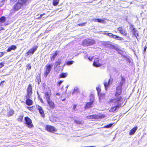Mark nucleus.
Returning a JSON list of instances; mask_svg holds the SVG:
<instances>
[{"instance_id":"nucleus-1","label":"nucleus","mask_w":147,"mask_h":147,"mask_svg":"<svg viewBox=\"0 0 147 147\" xmlns=\"http://www.w3.org/2000/svg\"><path fill=\"white\" fill-rule=\"evenodd\" d=\"M123 98L121 97H119L111 100L109 101L108 102L110 104L116 105L115 106L111 108L109 110V111L113 112L116 111L117 109L119 108L123 103Z\"/></svg>"},{"instance_id":"nucleus-2","label":"nucleus","mask_w":147,"mask_h":147,"mask_svg":"<svg viewBox=\"0 0 147 147\" xmlns=\"http://www.w3.org/2000/svg\"><path fill=\"white\" fill-rule=\"evenodd\" d=\"M25 4V1L19 0L18 3L13 7V9L14 10L17 11L20 9L21 7H23Z\"/></svg>"},{"instance_id":"nucleus-3","label":"nucleus","mask_w":147,"mask_h":147,"mask_svg":"<svg viewBox=\"0 0 147 147\" xmlns=\"http://www.w3.org/2000/svg\"><path fill=\"white\" fill-rule=\"evenodd\" d=\"M53 66V64H47L45 66L46 70L45 73V76L47 77L48 74L50 73L51 70V68Z\"/></svg>"},{"instance_id":"nucleus-4","label":"nucleus","mask_w":147,"mask_h":147,"mask_svg":"<svg viewBox=\"0 0 147 147\" xmlns=\"http://www.w3.org/2000/svg\"><path fill=\"white\" fill-rule=\"evenodd\" d=\"M25 123L26 124L27 127L29 128H31L33 127V125L32 123L31 120L28 117H25Z\"/></svg>"},{"instance_id":"nucleus-5","label":"nucleus","mask_w":147,"mask_h":147,"mask_svg":"<svg viewBox=\"0 0 147 147\" xmlns=\"http://www.w3.org/2000/svg\"><path fill=\"white\" fill-rule=\"evenodd\" d=\"M94 43V40L92 39H88L84 40L82 42V44L84 45L88 46L92 45Z\"/></svg>"},{"instance_id":"nucleus-6","label":"nucleus","mask_w":147,"mask_h":147,"mask_svg":"<svg viewBox=\"0 0 147 147\" xmlns=\"http://www.w3.org/2000/svg\"><path fill=\"white\" fill-rule=\"evenodd\" d=\"M32 89L31 86L29 84L27 89V95L26 96V98H30L32 94Z\"/></svg>"},{"instance_id":"nucleus-7","label":"nucleus","mask_w":147,"mask_h":147,"mask_svg":"<svg viewBox=\"0 0 147 147\" xmlns=\"http://www.w3.org/2000/svg\"><path fill=\"white\" fill-rule=\"evenodd\" d=\"M121 91L122 87L117 86L116 88V91L115 93V96L117 97L116 98L119 97L118 96L121 94Z\"/></svg>"},{"instance_id":"nucleus-8","label":"nucleus","mask_w":147,"mask_h":147,"mask_svg":"<svg viewBox=\"0 0 147 147\" xmlns=\"http://www.w3.org/2000/svg\"><path fill=\"white\" fill-rule=\"evenodd\" d=\"M90 102L87 103L85 106V108H89L92 107V105L94 102V97H92L91 98H90Z\"/></svg>"},{"instance_id":"nucleus-9","label":"nucleus","mask_w":147,"mask_h":147,"mask_svg":"<svg viewBox=\"0 0 147 147\" xmlns=\"http://www.w3.org/2000/svg\"><path fill=\"white\" fill-rule=\"evenodd\" d=\"M118 30L120 32V33L124 36L127 35V32L123 28L120 27L118 28Z\"/></svg>"},{"instance_id":"nucleus-10","label":"nucleus","mask_w":147,"mask_h":147,"mask_svg":"<svg viewBox=\"0 0 147 147\" xmlns=\"http://www.w3.org/2000/svg\"><path fill=\"white\" fill-rule=\"evenodd\" d=\"M113 80L112 79H110L107 81L105 80L104 82V84L106 90L107 89V87L110 84V83H111L112 82Z\"/></svg>"},{"instance_id":"nucleus-11","label":"nucleus","mask_w":147,"mask_h":147,"mask_svg":"<svg viewBox=\"0 0 147 147\" xmlns=\"http://www.w3.org/2000/svg\"><path fill=\"white\" fill-rule=\"evenodd\" d=\"M108 36L114 39L117 38V39L118 40H121L122 39V38L117 36L114 35L111 33H109L108 34Z\"/></svg>"},{"instance_id":"nucleus-12","label":"nucleus","mask_w":147,"mask_h":147,"mask_svg":"<svg viewBox=\"0 0 147 147\" xmlns=\"http://www.w3.org/2000/svg\"><path fill=\"white\" fill-rule=\"evenodd\" d=\"M46 129L48 131L51 132H52L56 131L54 127L50 125H47L46 127Z\"/></svg>"},{"instance_id":"nucleus-13","label":"nucleus","mask_w":147,"mask_h":147,"mask_svg":"<svg viewBox=\"0 0 147 147\" xmlns=\"http://www.w3.org/2000/svg\"><path fill=\"white\" fill-rule=\"evenodd\" d=\"M62 63L61 59H59L55 63L54 67L55 69L57 68L59 65Z\"/></svg>"},{"instance_id":"nucleus-14","label":"nucleus","mask_w":147,"mask_h":147,"mask_svg":"<svg viewBox=\"0 0 147 147\" xmlns=\"http://www.w3.org/2000/svg\"><path fill=\"white\" fill-rule=\"evenodd\" d=\"M98 61L99 60L98 58L95 59L93 63V65L94 66L96 67H98L101 65V64L99 63Z\"/></svg>"},{"instance_id":"nucleus-15","label":"nucleus","mask_w":147,"mask_h":147,"mask_svg":"<svg viewBox=\"0 0 147 147\" xmlns=\"http://www.w3.org/2000/svg\"><path fill=\"white\" fill-rule=\"evenodd\" d=\"M37 109H38L40 113V114L43 117H45V114L43 110L41 107L38 106L37 107Z\"/></svg>"},{"instance_id":"nucleus-16","label":"nucleus","mask_w":147,"mask_h":147,"mask_svg":"<svg viewBox=\"0 0 147 147\" xmlns=\"http://www.w3.org/2000/svg\"><path fill=\"white\" fill-rule=\"evenodd\" d=\"M47 102L48 104L49 105V106L52 109H53L55 107V104L52 101L50 100L49 101H48Z\"/></svg>"},{"instance_id":"nucleus-17","label":"nucleus","mask_w":147,"mask_h":147,"mask_svg":"<svg viewBox=\"0 0 147 147\" xmlns=\"http://www.w3.org/2000/svg\"><path fill=\"white\" fill-rule=\"evenodd\" d=\"M138 127H137L133 128L129 131V134L130 135H132L134 134L137 130Z\"/></svg>"},{"instance_id":"nucleus-18","label":"nucleus","mask_w":147,"mask_h":147,"mask_svg":"<svg viewBox=\"0 0 147 147\" xmlns=\"http://www.w3.org/2000/svg\"><path fill=\"white\" fill-rule=\"evenodd\" d=\"M98 116L96 115H90L86 117V118L88 119H97Z\"/></svg>"},{"instance_id":"nucleus-19","label":"nucleus","mask_w":147,"mask_h":147,"mask_svg":"<svg viewBox=\"0 0 147 147\" xmlns=\"http://www.w3.org/2000/svg\"><path fill=\"white\" fill-rule=\"evenodd\" d=\"M37 47H38L37 46H34L29 50V51L33 54L34 52L36 50Z\"/></svg>"},{"instance_id":"nucleus-20","label":"nucleus","mask_w":147,"mask_h":147,"mask_svg":"<svg viewBox=\"0 0 147 147\" xmlns=\"http://www.w3.org/2000/svg\"><path fill=\"white\" fill-rule=\"evenodd\" d=\"M57 53L58 52L56 51L55 52V54L53 55V56H52L51 59H50V60H51V61H54L55 58H56V57L57 56Z\"/></svg>"},{"instance_id":"nucleus-21","label":"nucleus","mask_w":147,"mask_h":147,"mask_svg":"<svg viewBox=\"0 0 147 147\" xmlns=\"http://www.w3.org/2000/svg\"><path fill=\"white\" fill-rule=\"evenodd\" d=\"M125 80L122 77H121V81H120V82L118 86H120L121 87H122V86L125 83Z\"/></svg>"},{"instance_id":"nucleus-22","label":"nucleus","mask_w":147,"mask_h":147,"mask_svg":"<svg viewBox=\"0 0 147 147\" xmlns=\"http://www.w3.org/2000/svg\"><path fill=\"white\" fill-rule=\"evenodd\" d=\"M45 98L47 102L51 100L50 99V96L48 92H46L45 93Z\"/></svg>"},{"instance_id":"nucleus-23","label":"nucleus","mask_w":147,"mask_h":147,"mask_svg":"<svg viewBox=\"0 0 147 147\" xmlns=\"http://www.w3.org/2000/svg\"><path fill=\"white\" fill-rule=\"evenodd\" d=\"M5 21V17L2 16L0 18V26H2V24Z\"/></svg>"},{"instance_id":"nucleus-24","label":"nucleus","mask_w":147,"mask_h":147,"mask_svg":"<svg viewBox=\"0 0 147 147\" xmlns=\"http://www.w3.org/2000/svg\"><path fill=\"white\" fill-rule=\"evenodd\" d=\"M27 99L26 102V104L28 105H32V101L31 100L29 99V98Z\"/></svg>"},{"instance_id":"nucleus-25","label":"nucleus","mask_w":147,"mask_h":147,"mask_svg":"<svg viewBox=\"0 0 147 147\" xmlns=\"http://www.w3.org/2000/svg\"><path fill=\"white\" fill-rule=\"evenodd\" d=\"M107 44L106 45V46L107 47L110 48L111 49H115V46L112 45L111 44H108V42H107Z\"/></svg>"},{"instance_id":"nucleus-26","label":"nucleus","mask_w":147,"mask_h":147,"mask_svg":"<svg viewBox=\"0 0 147 147\" xmlns=\"http://www.w3.org/2000/svg\"><path fill=\"white\" fill-rule=\"evenodd\" d=\"M67 73H62L60 74V78H65L67 76Z\"/></svg>"},{"instance_id":"nucleus-27","label":"nucleus","mask_w":147,"mask_h":147,"mask_svg":"<svg viewBox=\"0 0 147 147\" xmlns=\"http://www.w3.org/2000/svg\"><path fill=\"white\" fill-rule=\"evenodd\" d=\"M79 90L78 88L77 87H75L74 89V90L72 92V94H73L74 93H78L79 92Z\"/></svg>"},{"instance_id":"nucleus-28","label":"nucleus","mask_w":147,"mask_h":147,"mask_svg":"<svg viewBox=\"0 0 147 147\" xmlns=\"http://www.w3.org/2000/svg\"><path fill=\"white\" fill-rule=\"evenodd\" d=\"M59 0H53V4L54 6H56L58 5Z\"/></svg>"},{"instance_id":"nucleus-29","label":"nucleus","mask_w":147,"mask_h":147,"mask_svg":"<svg viewBox=\"0 0 147 147\" xmlns=\"http://www.w3.org/2000/svg\"><path fill=\"white\" fill-rule=\"evenodd\" d=\"M105 97V95L104 94H100L99 96V99L100 100L103 99Z\"/></svg>"},{"instance_id":"nucleus-30","label":"nucleus","mask_w":147,"mask_h":147,"mask_svg":"<svg viewBox=\"0 0 147 147\" xmlns=\"http://www.w3.org/2000/svg\"><path fill=\"white\" fill-rule=\"evenodd\" d=\"M16 48V47L15 45H12L10 47V51L12 50H15Z\"/></svg>"},{"instance_id":"nucleus-31","label":"nucleus","mask_w":147,"mask_h":147,"mask_svg":"<svg viewBox=\"0 0 147 147\" xmlns=\"http://www.w3.org/2000/svg\"><path fill=\"white\" fill-rule=\"evenodd\" d=\"M33 54L28 51L27 53L25 54V56L27 57H30Z\"/></svg>"},{"instance_id":"nucleus-32","label":"nucleus","mask_w":147,"mask_h":147,"mask_svg":"<svg viewBox=\"0 0 147 147\" xmlns=\"http://www.w3.org/2000/svg\"><path fill=\"white\" fill-rule=\"evenodd\" d=\"M33 54L28 51L27 53L25 54V56L27 57H30Z\"/></svg>"},{"instance_id":"nucleus-33","label":"nucleus","mask_w":147,"mask_h":147,"mask_svg":"<svg viewBox=\"0 0 147 147\" xmlns=\"http://www.w3.org/2000/svg\"><path fill=\"white\" fill-rule=\"evenodd\" d=\"M14 111L12 109L10 110V116H12L14 113Z\"/></svg>"},{"instance_id":"nucleus-34","label":"nucleus","mask_w":147,"mask_h":147,"mask_svg":"<svg viewBox=\"0 0 147 147\" xmlns=\"http://www.w3.org/2000/svg\"><path fill=\"white\" fill-rule=\"evenodd\" d=\"M23 118V116H20L18 119V121H22Z\"/></svg>"},{"instance_id":"nucleus-35","label":"nucleus","mask_w":147,"mask_h":147,"mask_svg":"<svg viewBox=\"0 0 147 147\" xmlns=\"http://www.w3.org/2000/svg\"><path fill=\"white\" fill-rule=\"evenodd\" d=\"M97 116H98V119L99 118H104L105 117V116L104 115H96Z\"/></svg>"},{"instance_id":"nucleus-36","label":"nucleus","mask_w":147,"mask_h":147,"mask_svg":"<svg viewBox=\"0 0 147 147\" xmlns=\"http://www.w3.org/2000/svg\"><path fill=\"white\" fill-rule=\"evenodd\" d=\"M97 22H98L104 23V21L100 19H97Z\"/></svg>"},{"instance_id":"nucleus-37","label":"nucleus","mask_w":147,"mask_h":147,"mask_svg":"<svg viewBox=\"0 0 147 147\" xmlns=\"http://www.w3.org/2000/svg\"><path fill=\"white\" fill-rule=\"evenodd\" d=\"M74 62V61H68L67 63V65H69L71 64H72Z\"/></svg>"},{"instance_id":"nucleus-38","label":"nucleus","mask_w":147,"mask_h":147,"mask_svg":"<svg viewBox=\"0 0 147 147\" xmlns=\"http://www.w3.org/2000/svg\"><path fill=\"white\" fill-rule=\"evenodd\" d=\"M113 124H110L109 125H107L106 126H104V128H109L112 126V125Z\"/></svg>"},{"instance_id":"nucleus-39","label":"nucleus","mask_w":147,"mask_h":147,"mask_svg":"<svg viewBox=\"0 0 147 147\" xmlns=\"http://www.w3.org/2000/svg\"><path fill=\"white\" fill-rule=\"evenodd\" d=\"M75 122L77 124H81V123H82L81 121H78V120H75Z\"/></svg>"},{"instance_id":"nucleus-40","label":"nucleus","mask_w":147,"mask_h":147,"mask_svg":"<svg viewBox=\"0 0 147 147\" xmlns=\"http://www.w3.org/2000/svg\"><path fill=\"white\" fill-rule=\"evenodd\" d=\"M132 33L133 34H135V33L136 32V31L135 29V28L134 27H132Z\"/></svg>"},{"instance_id":"nucleus-41","label":"nucleus","mask_w":147,"mask_h":147,"mask_svg":"<svg viewBox=\"0 0 147 147\" xmlns=\"http://www.w3.org/2000/svg\"><path fill=\"white\" fill-rule=\"evenodd\" d=\"M63 82V81H60L58 83V84H57V85L59 87L60 86V85Z\"/></svg>"},{"instance_id":"nucleus-42","label":"nucleus","mask_w":147,"mask_h":147,"mask_svg":"<svg viewBox=\"0 0 147 147\" xmlns=\"http://www.w3.org/2000/svg\"><path fill=\"white\" fill-rule=\"evenodd\" d=\"M17 0H10V2L11 4H13L14 2H16Z\"/></svg>"},{"instance_id":"nucleus-43","label":"nucleus","mask_w":147,"mask_h":147,"mask_svg":"<svg viewBox=\"0 0 147 147\" xmlns=\"http://www.w3.org/2000/svg\"><path fill=\"white\" fill-rule=\"evenodd\" d=\"M31 67L30 64H28L27 65V69L28 70H30L31 69Z\"/></svg>"},{"instance_id":"nucleus-44","label":"nucleus","mask_w":147,"mask_h":147,"mask_svg":"<svg viewBox=\"0 0 147 147\" xmlns=\"http://www.w3.org/2000/svg\"><path fill=\"white\" fill-rule=\"evenodd\" d=\"M45 13H43V14H41L40 15V16L38 18V19H40L41 18H42V16H43L44 15H45Z\"/></svg>"},{"instance_id":"nucleus-45","label":"nucleus","mask_w":147,"mask_h":147,"mask_svg":"<svg viewBox=\"0 0 147 147\" xmlns=\"http://www.w3.org/2000/svg\"><path fill=\"white\" fill-rule=\"evenodd\" d=\"M45 13H43V14H41L40 15V16L38 18V19H40L41 18H42V16H43L44 15H45Z\"/></svg>"},{"instance_id":"nucleus-46","label":"nucleus","mask_w":147,"mask_h":147,"mask_svg":"<svg viewBox=\"0 0 147 147\" xmlns=\"http://www.w3.org/2000/svg\"><path fill=\"white\" fill-rule=\"evenodd\" d=\"M4 53L3 52H0V57L3 56Z\"/></svg>"},{"instance_id":"nucleus-47","label":"nucleus","mask_w":147,"mask_h":147,"mask_svg":"<svg viewBox=\"0 0 147 147\" xmlns=\"http://www.w3.org/2000/svg\"><path fill=\"white\" fill-rule=\"evenodd\" d=\"M85 24V23H82V24H78V25L80 26H82L84 25Z\"/></svg>"},{"instance_id":"nucleus-48","label":"nucleus","mask_w":147,"mask_h":147,"mask_svg":"<svg viewBox=\"0 0 147 147\" xmlns=\"http://www.w3.org/2000/svg\"><path fill=\"white\" fill-rule=\"evenodd\" d=\"M76 104H75L74 105L73 107V110H74L76 108Z\"/></svg>"},{"instance_id":"nucleus-49","label":"nucleus","mask_w":147,"mask_h":147,"mask_svg":"<svg viewBox=\"0 0 147 147\" xmlns=\"http://www.w3.org/2000/svg\"><path fill=\"white\" fill-rule=\"evenodd\" d=\"M3 66V64L2 63H0V68H1Z\"/></svg>"},{"instance_id":"nucleus-50","label":"nucleus","mask_w":147,"mask_h":147,"mask_svg":"<svg viewBox=\"0 0 147 147\" xmlns=\"http://www.w3.org/2000/svg\"><path fill=\"white\" fill-rule=\"evenodd\" d=\"M88 59L90 61H92L93 59V57H88Z\"/></svg>"},{"instance_id":"nucleus-51","label":"nucleus","mask_w":147,"mask_h":147,"mask_svg":"<svg viewBox=\"0 0 147 147\" xmlns=\"http://www.w3.org/2000/svg\"><path fill=\"white\" fill-rule=\"evenodd\" d=\"M134 35L136 36V37H137V36H138V33H135V34H134Z\"/></svg>"},{"instance_id":"nucleus-52","label":"nucleus","mask_w":147,"mask_h":147,"mask_svg":"<svg viewBox=\"0 0 147 147\" xmlns=\"http://www.w3.org/2000/svg\"><path fill=\"white\" fill-rule=\"evenodd\" d=\"M92 20L94 22H97V19H94Z\"/></svg>"},{"instance_id":"nucleus-53","label":"nucleus","mask_w":147,"mask_h":147,"mask_svg":"<svg viewBox=\"0 0 147 147\" xmlns=\"http://www.w3.org/2000/svg\"><path fill=\"white\" fill-rule=\"evenodd\" d=\"M5 82V81H2L0 84V85L1 86H2L3 85V83Z\"/></svg>"},{"instance_id":"nucleus-54","label":"nucleus","mask_w":147,"mask_h":147,"mask_svg":"<svg viewBox=\"0 0 147 147\" xmlns=\"http://www.w3.org/2000/svg\"><path fill=\"white\" fill-rule=\"evenodd\" d=\"M96 90L98 92H100V89L98 88H97Z\"/></svg>"},{"instance_id":"nucleus-55","label":"nucleus","mask_w":147,"mask_h":147,"mask_svg":"<svg viewBox=\"0 0 147 147\" xmlns=\"http://www.w3.org/2000/svg\"><path fill=\"white\" fill-rule=\"evenodd\" d=\"M147 48V47L145 46V47H144V52H145L146 50V49Z\"/></svg>"},{"instance_id":"nucleus-56","label":"nucleus","mask_w":147,"mask_h":147,"mask_svg":"<svg viewBox=\"0 0 147 147\" xmlns=\"http://www.w3.org/2000/svg\"><path fill=\"white\" fill-rule=\"evenodd\" d=\"M104 34H105V35H107L108 36V34H109V33H104Z\"/></svg>"},{"instance_id":"nucleus-57","label":"nucleus","mask_w":147,"mask_h":147,"mask_svg":"<svg viewBox=\"0 0 147 147\" xmlns=\"http://www.w3.org/2000/svg\"><path fill=\"white\" fill-rule=\"evenodd\" d=\"M3 30V28L2 27L0 28V30Z\"/></svg>"},{"instance_id":"nucleus-58","label":"nucleus","mask_w":147,"mask_h":147,"mask_svg":"<svg viewBox=\"0 0 147 147\" xmlns=\"http://www.w3.org/2000/svg\"><path fill=\"white\" fill-rule=\"evenodd\" d=\"M40 101L41 102H42V103H43V100H42L41 99V100H40Z\"/></svg>"},{"instance_id":"nucleus-59","label":"nucleus","mask_w":147,"mask_h":147,"mask_svg":"<svg viewBox=\"0 0 147 147\" xmlns=\"http://www.w3.org/2000/svg\"><path fill=\"white\" fill-rule=\"evenodd\" d=\"M7 51L9 52V48H8L7 50Z\"/></svg>"},{"instance_id":"nucleus-60","label":"nucleus","mask_w":147,"mask_h":147,"mask_svg":"<svg viewBox=\"0 0 147 147\" xmlns=\"http://www.w3.org/2000/svg\"><path fill=\"white\" fill-rule=\"evenodd\" d=\"M69 87V86H67L66 87V88L67 89V88H68V87Z\"/></svg>"},{"instance_id":"nucleus-61","label":"nucleus","mask_w":147,"mask_h":147,"mask_svg":"<svg viewBox=\"0 0 147 147\" xmlns=\"http://www.w3.org/2000/svg\"><path fill=\"white\" fill-rule=\"evenodd\" d=\"M65 100V98L63 99L62 100V101H64Z\"/></svg>"}]
</instances>
